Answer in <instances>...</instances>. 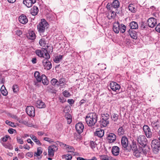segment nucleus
<instances>
[{
    "label": "nucleus",
    "instance_id": "f257e3e1",
    "mask_svg": "<svg viewBox=\"0 0 160 160\" xmlns=\"http://www.w3.org/2000/svg\"><path fill=\"white\" fill-rule=\"evenodd\" d=\"M48 23L44 19H42L41 22L38 25L37 27L40 35L42 37L47 35V31L48 27Z\"/></svg>",
    "mask_w": 160,
    "mask_h": 160
},
{
    "label": "nucleus",
    "instance_id": "f03ea898",
    "mask_svg": "<svg viewBox=\"0 0 160 160\" xmlns=\"http://www.w3.org/2000/svg\"><path fill=\"white\" fill-rule=\"evenodd\" d=\"M98 117L95 113H91L88 114L86 117V122L89 127L93 126L96 123Z\"/></svg>",
    "mask_w": 160,
    "mask_h": 160
},
{
    "label": "nucleus",
    "instance_id": "7ed1b4c3",
    "mask_svg": "<svg viewBox=\"0 0 160 160\" xmlns=\"http://www.w3.org/2000/svg\"><path fill=\"white\" fill-rule=\"evenodd\" d=\"M137 140L139 145V147H141L144 149L148 148L147 146V139L145 136L140 135L137 136Z\"/></svg>",
    "mask_w": 160,
    "mask_h": 160
},
{
    "label": "nucleus",
    "instance_id": "20e7f679",
    "mask_svg": "<svg viewBox=\"0 0 160 160\" xmlns=\"http://www.w3.org/2000/svg\"><path fill=\"white\" fill-rule=\"evenodd\" d=\"M35 53L40 57H42L45 59H49L50 56L47 50L42 48L41 50H37Z\"/></svg>",
    "mask_w": 160,
    "mask_h": 160
},
{
    "label": "nucleus",
    "instance_id": "39448f33",
    "mask_svg": "<svg viewBox=\"0 0 160 160\" xmlns=\"http://www.w3.org/2000/svg\"><path fill=\"white\" fill-rule=\"evenodd\" d=\"M151 146L153 152L155 153H157L160 150V143L157 139L152 141Z\"/></svg>",
    "mask_w": 160,
    "mask_h": 160
},
{
    "label": "nucleus",
    "instance_id": "423d86ee",
    "mask_svg": "<svg viewBox=\"0 0 160 160\" xmlns=\"http://www.w3.org/2000/svg\"><path fill=\"white\" fill-rule=\"evenodd\" d=\"M109 114L106 113L101 114V119L100 121L101 125L104 127H105L109 124Z\"/></svg>",
    "mask_w": 160,
    "mask_h": 160
},
{
    "label": "nucleus",
    "instance_id": "0eeeda50",
    "mask_svg": "<svg viewBox=\"0 0 160 160\" xmlns=\"http://www.w3.org/2000/svg\"><path fill=\"white\" fill-rule=\"evenodd\" d=\"M58 149L57 147L54 145L49 146L48 148V155L50 157H53L54 152Z\"/></svg>",
    "mask_w": 160,
    "mask_h": 160
},
{
    "label": "nucleus",
    "instance_id": "6e6552de",
    "mask_svg": "<svg viewBox=\"0 0 160 160\" xmlns=\"http://www.w3.org/2000/svg\"><path fill=\"white\" fill-rule=\"evenodd\" d=\"M144 133L148 138H150L152 136V133L149 127L147 125H145L143 127Z\"/></svg>",
    "mask_w": 160,
    "mask_h": 160
},
{
    "label": "nucleus",
    "instance_id": "1a4fd4ad",
    "mask_svg": "<svg viewBox=\"0 0 160 160\" xmlns=\"http://www.w3.org/2000/svg\"><path fill=\"white\" fill-rule=\"evenodd\" d=\"M26 112L30 117H34L35 115L34 107L32 106H28L26 108Z\"/></svg>",
    "mask_w": 160,
    "mask_h": 160
},
{
    "label": "nucleus",
    "instance_id": "9d476101",
    "mask_svg": "<svg viewBox=\"0 0 160 160\" xmlns=\"http://www.w3.org/2000/svg\"><path fill=\"white\" fill-rule=\"evenodd\" d=\"M113 19H112V22H113V31L116 33H118L120 30V26L119 23L118 21H114Z\"/></svg>",
    "mask_w": 160,
    "mask_h": 160
},
{
    "label": "nucleus",
    "instance_id": "9b49d317",
    "mask_svg": "<svg viewBox=\"0 0 160 160\" xmlns=\"http://www.w3.org/2000/svg\"><path fill=\"white\" fill-rule=\"evenodd\" d=\"M147 22L149 27L153 28L157 24V19L154 18H151L148 19Z\"/></svg>",
    "mask_w": 160,
    "mask_h": 160
},
{
    "label": "nucleus",
    "instance_id": "f8f14e48",
    "mask_svg": "<svg viewBox=\"0 0 160 160\" xmlns=\"http://www.w3.org/2000/svg\"><path fill=\"white\" fill-rule=\"evenodd\" d=\"M139 150L134 151L133 154L137 158L139 157L140 156L141 153H143L146 154L147 153L146 149H144L141 147H139Z\"/></svg>",
    "mask_w": 160,
    "mask_h": 160
},
{
    "label": "nucleus",
    "instance_id": "ddd939ff",
    "mask_svg": "<svg viewBox=\"0 0 160 160\" xmlns=\"http://www.w3.org/2000/svg\"><path fill=\"white\" fill-rule=\"evenodd\" d=\"M36 2V0H23V4L28 8H30Z\"/></svg>",
    "mask_w": 160,
    "mask_h": 160
},
{
    "label": "nucleus",
    "instance_id": "4468645a",
    "mask_svg": "<svg viewBox=\"0 0 160 160\" xmlns=\"http://www.w3.org/2000/svg\"><path fill=\"white\" fill-rule=\"evenodd\" d=\"M75 128L78 133L80 134L83 132L84 126L82 123L79 122L76 125Z\"/></svg>",
    "mask_w": 160,
    "mask_h": 160
},
{
    "label": "nucleus",
    "instance_id": "2eb2a0df",
    "mask_svg": "<svg viewBox=\"0 0 160 160\" xmlns=\"http://www.w3.org/2000/svg\"><path fill=\"white\" fill-rule=\"evenodd\" d=\"M19 22L22 24H26L28 22V19L27 17L24 14H22L18 18Z\"/></svg>",
    "mask_w": 160,
    "mask_h": 160
},
{
    "label": "nucleus",
    "instance_id": "dca6fc26",
    "mask_svg": "<svg viewBox=\"0 0 160 160\" xmlns=\"http://www.w3.org/2000/svg\"><path fill=\"white\" fill-rule=\"evenodd\" d=\"M120 88V85L116 82H111V89L114 91L119 90Z\"/></svg>",
    "mask_w": 160,
    "mask_h": 160
},
{
    "label": "nucleus",
    "instance_id": "f3484780",
    "mask_svg": "<svg viewBox=\"0 0 160 160\" xmlns=\"http://www.w3.org/2000/svg\"><path fill=\"white\" fill-rule=\"evenodd\" d=\"M104 134V131L103 130L98 128L96 129V131L94 132V135L99 138H101L103 137Z\"/></svg>",
    "mask_w": 160,
    "mask_h": 160
},
{
    "label": "nucleus",
    "instance_id": "a211bd4d",
    "mask_svg": "<svg viewBox=\"0 0 160 160\" xmlns=\"http://www.w3.org/2000/svg\"><path fill=\"white\" fill-rule=\"evenodd\" d=\"M36 106L38 108H45L46 107L45 103L40 100H39L36 102Z\"/></svg>",
    "mask_w": 160,
    "mask_h": 160
},
{
    "label": "nucleus",
    "instance_id": "6ab92c4d",
    "mask_svg": "<svg viewBox=\"0 0 160 160\" xmlns=\"http://www.w3.org/2000/svg\"><path fill=\"white\" fill-rule=\"evenodd\" d=\"M121 143L122 147L124 148H126L128 144V139L125 136H123L121 139Z\"/></svg>",
    "mask_w": 160,
    "mask_h": 160
},
{
    "label": "nucleus",
    "instance_id": "aec40b11",
    "mask_svg": "<svg viewBox=\"0 0 160 160\" xmlns=\"http://www.w3.org/2000/svg\"><path fill=\"white\" fill-rule=\"evenodd\" d=\"M112 152L114 156H117L119 153V148L116 146L113 147L112 150Z\"/></svg>",
    "mask_w": 160,
    "mask_h": 160
},
{
    "label": "nucleus",
    "instance_id": "412c9836",
    "mask_svg": "<svg viewBox=\"0 0 160 160\" xmlns=\"http://www.w3.org/2000/svg\"><path fill=\"white\" fill-rule=\"evenodd\" d=\"M129 10L132 13H135L137 11L136 6L132 4H130L128 6Z\"/></svg>",
    "mask_w": 160,
    "mask_h": 160
},
{
    "label": "nucleus",
    "instance_id": "4be33fe9",
    "mask_svg": "<svg viewBox=\"0 0 160 160\" xmlns=\"http://www.w3.org/2000/svg\"><path fill=\"white\" fill-rule=\"evenodd\" d=\"M38 9L36 6H33L31 9V13L33 16L36 15L38 13Z\"/></svg>",
    "mask_w": 160,
    "mask_h": 160
},
{
    "label": "nucleus",
    "instance_id": "5701e85b",
    "mask_svg": "<svg viewBox=\"0 0 160 160\" xmlns=\"http://www.w3.org/2000/svg\"><path fill=\"white\" fill-rule=\"evenodd\" d=\"M130 28L131 29H137L138 28V25L137 23L135 22H131L129 25Z\"/></svg>",
    "mask_w": 160,
    "mask_h": 160
},
{
    "label": "nucleus",
    "instance_id": "b1692460",
    "mask_svg": "<svg viewBox=\"0 0 160 160\" xmlns=\"http://www.w3.org/2000/svg\"><path fill=\"white\" fill-rule=\"evenodd\" d=\"M30 137L32 140H33L39 146L42 145V143L40 142L39 140L36 136L33 135H31Z\"/></svg>",
    "mask_w": 160,
    "mask_h": 160
},
{
    "label": "nucleus",
    "instance_id": "393cba45",
    "mask_svg": "<svg viewBox=\"0 0 160 160\" xmlns=\"http://www.w3.org/2000/svg\"><path fill=\"white\" fill-rule=\"evenodd\" d=\"M120 3L118 0H114L112 3V6L114 8H117L119 7Z\"/></svg>",
    "mask_w": 160,
    "mask_h": 160
},
{
    "label": "nucleus",
    "instance_id": "a878e982",
    "mask_svg": "<svg viewBox=\"0 0 160 160\" xmlns=\"http://www.w3.org/2000/svg\"><path fill=\"white\" fill-rule=\"evenodd\" d=\"M28 35V37L29 39L33 40L35 38L36 35L34 32L33 31L29 32Z\"/></svg>",
    "mask_w": 160,
    "mask_h": 160
},
{
    "label": "nucleus",
    "instance_id": "bb28decb",
    "mask_svg": "<svg viewBox=\"0 0 160 160\" xmlns=\"http://www.w3.org/2000/svg\"><path fill=\"white\" fill-rule=\"evenodd\" d=\"M34 76L37 81L41 82L42 81V78L40 76V73L38 72H35L34 73Z\"/></svg>",
    "mask_w": 160,
    "mask_h": 160
},
{
    "label": "nucleus",
    "instance_id": "cd10ccee",
    "mask_svg": "<svg viewBox=\"0 0 160 160\" xmlns=\"http://www.w3.org/2000/svg\"><path fill=\"white\" fill-rule=\"evenodd\" d=\"M65 79L63 78H61L59 79L58 81V86H60L61 87L64 86L66 85L65 82Z\"/></svg>",
    "mask_w": 160,
    "mask_h": 160
},
{
    "label": "nucleus",
    "instance_id": "c85d7f7f",
    "mask_svg": "<svg viewBox=\"0 0 160 160\" xmlns=\"http://www.w3.org/2000/svg\"><path fill=\"white\" fill-rule=\"evenodd\" d=\"M0 91L2 94L3 95L6 96L7 95L8 93L7 91L3 85L1 87Z\"/></svg>",
    "mask_w": 160,
    "mask_h": 160
},
{
    "label": "nucleus",
    "instance_id": "c756f323",
    "mask_svg": "<svg viewBox=\"0 0 160 160\" xmlns=\"http://www.w3.org/2000/svg\"><path fill=\"white\" fill-rule=\"evenodd\" d=\"M129 35L132 38L135 39H137V35L136 32L134 31L132 32L129 30Z\"/></svg>",
    "mask_w": 160,
    "mask_h": 160
},
{
    "label": "nucleus",
    "instance_id": "7c9ffc66",
    "mask_svg": "<svg viewBox=\"0 0 160 160\" xmlns=\"http://www.w3.org/2000/svg\"><path fill=\"white\" fill-rule=\"evenodd\" d=\"M42 83L44 85H48V81L46 79V77L44 75H42Z\"/></svg>",
    "mask_w": 160,
    "mask_h": 160
},
{
    "label": "nucleus",
    "instance_id": "2f4dec72",
    "mask_svg": "<svg viewBox=\"0 0 160 160\" xmlns=\"http://www.w3.org/2000/svg\"><path fill=\"white\" fill-rule=\"evenodd\" d=\"M62 56L59 55L58 56H57L54 59V61L55 62L58 63L60 61L62 60Z\"/></svg>",
    "mask_w": 160,
    "mask_h": 160
},
{
    "label": "nucleus",
    "instance_id": "473e14b6",
    "mask_svg": "<svg viewBox=\"0 0 160 160\" xmlns=\"http://www.w3.org/2000/svg\"><path fill=\"white\" fill-rule=\"evenodd\" d=\"M131 148L133 152L138 150L137 146L135 142H132V144L131 146Z\"/></svg>",
    "mask_w": 160,
    "mask_h": 160
},
{
    "label": "nucleus",
    "instance_id": "72a5a7b5",
    "mask_svg": "<svg viewBox=\"0 0 160 160\" xmlns=\"http://www.w3.org/2000/svg\"><path fill=\"white\" fill-rule=\"evenodd\" d=\"M42 150L41 147H39L37 148V152H35L34 156H39L42 153Z\"/></svg>",
    "mask_w": 160,
    "mask_h": 160
},
{
    "label": "nucleus",
    "instance_id": "f704fd0d",
    "mask_svg": "<svg viewBox=\"0 0 160 160\" xmlns=\"http://www.w3.org/2000/svg\"><path fill=\"white\" fill-rule=\"evenodd\" d=\"M65 117L67 120L68 123L70 124L72 122L71 116L69 114H68L65 116Z\"/></svg>",
    "mask_w": 160,
    "mask_h": 160
},
{
    "label": "nucleus",
    "instance_id": "c9c22d12",
    "mask_svg": "<svg viewBox=\"0 0 160 160\" xmlns=\"http://www.w3.org/2000/svg\"><path fill=\"white\" fill-rule=\"evenodd\" d=\"M51 82L52 84L55 86H58V81L56 78H53L52 79L51 81Z\"/></svg>",
    "mask_w": 160,
    "mask_h": 160
},
{
    "label": "nucleus",
    "instance_id": "e433bc0d",
    "mask_svg": "<svg viewBox=\"0 0 160 160\" xmlns=\"http://www.w3.org/2000/svg\"><path fill=\"white\" fill-rule=\"evenodd\" d=\"M120 32H122V33H123L125 32L126 31V26L122 24H121L120 25Z\"/></svg>",
    "mask_w": 160,
    "mask_h": 160
},
{
    "label": "nucleus",
    "instance_id": "4c0bfd02",
    "mask_svg": "<svg viewBox=\"0 0 160 160\" xmlns=\"http://www.w3.org/2000/svg\"><path fill=\"white\" fill-rule=\"evenodd\" d=\"M116 138V135L113 133H111V143L114 142Z\"/></svg>",
    "mask_w": 160,
    "mask_h": 160
},
{
    "label": "nucleus",
    "instance_id": "58836bf2",
    "mask_svg": "<svg viewBox=\"0 0 160 160\" xmlns=\"http://www.w3.org/2000/svg\"><path fill=\"white\" fill-rule=\"evenodd\" d=\"M39 43L41 46L44 47L46 44V42L44 39H41L39 41Z\"/></svg>",
    "mask_w": 160,
    "mask_h": 160
},
{
    "label": "nucleus",
    "instance_id": "ea45409f",
    "mask_svg": "<svg viewBox=\"0 0 160 160\" xmlns=\"http://www.w3.org/2000/svg\"><path fill=\"white\" fill-rule=\"evenodd\" d=\"M118 116L117 114H114L111 118L114 121H116L118 119Z\"/></svg>",
    "mask_w": 160,
    "mask_h": 160
},
{
    "label": "nucleus",
    "instance_id": "a19ab883",
    "mask_svg": "<svg viewBox=\"0 0 160 160\" xmlns=\"http://www.w3.org/2000/svg\"><path fill=\"white\" fill-rule=\"evenodd\" d=\"M66 148L68 149V152H73L74 151V148L72 146H69L66 144L65 145Z\"/></svg>",
    "mask_w": 160,
    "mask_h": 160
},
{
    "label": "nucleus",
    "instance_id": "79ce46f5",
    "mask_svg": "<svg viewBox=\"0 0 160 160\" xmlns=\"http://www.w3.org/2000/svg\"><path fill=\"white\" fill-rule=\"evenodd\" d=\"M52 63L51 62H48V63L44 66L45 68L47 70H49L52 68Z\"/></svg>",
    "mask_w": 160,
    "mask_h": 160
},
{
    "label": "nucleus",
    "instance_id": "37998d69",
    "mask_svg": "<svg viewBox=\"0 0 160 160\" xmlns=\"http://www.w3.org/2000/svg\"><path fill=\"white\" fill-rule=\"evenodd\" d=\"M100 158L102 160H110L108 157L106 155H102L99 156Z\"/></svg>",
    "mask_w": 160,
    "mask_h": 160
},
{
    "label": "nucleus",
    "instance_id": "c03bdc74",
    "mask_svg": "<svg viewBox=\"0 0 160 160\" xmlns=\"http://www.w3.org/2000/svg\"><path fill=\"white\" fill-rule=\"evenodd\" d=\"M13 91L14 92H17L19 90V88L17 85H14L12 88Z\"/></svg>",
    "mask_w": 160,
    "mask_h": 160
},
{
    "label": "nucleus",
    "instance_id": "a18cd8bd",
    "mask_svg": "<svg viewBox=\"0 0 160 160\" xmlns=\"http://www.w3.org/2000/svg\"><path fill=\"white\" fill-rule=\"evenodd\" d=\"M2 145L5 148H8L10 149H12V147L10 144H7L4 143H2Z\"/></svg>",
    "mask_w": 160,
    "mask_h": 160
},
{
    "label": "nucleus",
    "instance_id": "49530a36",
    "mask_svg": "<svg viewBox=\"0 0 160 160\" xmlns=\"http://www.w3.org/2000/svg\"><path fill=\"white\" fill-rule=\"evenodd\" d=\"M56 127L57 129L60 131L62 129V125L61 123H58L56 124Z\"/></svg>",
    "mask_w": 160,
    "mask_h": 160
},
{
    "label": "nucleus",
    "instance_id": "de8ad7c7",
    "mask_svg": "<svg viewBox=\"0 0 160 160\" xmlns=\"http://www.w3.org/2000/svg\"><path fill=\"white\" fill-rule=\"evenodd\" d=\"M5 123L6 124L9 125L12 127H14L15 126V125L13 122H10L8 120H6L5 122Z\"/></svg>",
    "mask_w": 160,
    "mask_h": 160
},
{
    "label": "nucleus",
    "instance_id": "09e8293b",
    "mask_svg": "<svg viewBox=\"0 0 160 160\" xmlns=\"http://www.w3.org/2000/svg\"><path fill=\"white\" fill-rule=\"evenodd\" d=\"M118 132L120 135L122 134L124 132V130L122 127H120L118 130Z\"/></svg>",
    "mask_w": 160,
    "mask_h": 160
},
{
    "label": "nucleus",
    "instance_id": "8fccbe9b",
    "mask_svg": "<svg viewBox=\"0 0 160 160\" xmlns=\"http://www.w3.org/2000/svg\"><path fill=\"white\" fill-rule=\"evenodd\" d=\"M63 94L64 96L66 97H68L70 95V93L66 91H65L63 92Z\"/></svg>",
    "mask_w": 160,
    "mask_h": 160
},
{
    "label": "nucleus",
    "instance_id": "3c124183",
    "mask_svg": "<svg viewBox=\"0 0 160 160\" xmlns=\"http://www.w3.org/2000/svg\"><path fill=\"white\" fill-rule=\"evenodd\" d=\"M65 158L67 160H70L72 159V157L71 154H67L65 155Z\"/></svg>",
    "mask_w": 160,
    "mask_h": 160
},
{
    "label": "nucleus",
    "instance_id": "603ef678",
    "mask_svg": "<svg viewBox=\"0 0 160 160\" xmlns=\"http://www.w3.org/2000/svg\"><path fill=\"white\" fill-rule=\"evenodd\" d=\"M10 138L9 136L6 135L5 137L2 138L1 139L3 142H6L7 141L8 138Z\"/></svg>",
    "mask_w": 160,
    "mask_h": 160
},
{
    "label": "nucleus",
    "instance_id": "864d4df0",
    "mask_svg": "<svg viewBox=\"0 0 160 160\" xmlns=\"http://www.w3.org/2000/svg\"><path fill=\"white\" fill-rule=\"evenodd\" d=\"M155 29L157 32L160 33V23H159L157 25Z\"/></svg>",
    "mask_w": 160,
    "mask_h": 160
},
{
    "label": "nucleus",
    "instance_id": "5fc2aeb1",
    "mask_svg": "<svg viewBox=\"0 0 160 160\" xmlns=\"http://www.w3.org/2000/svg\"><path fill=\"white\" fill-rule=\"evenodd\" d=\"M152 125L155 129H158V128L159 127V125L156 122L152 123Z\"/></svg>",
    "mask_w": 160,
    "mask_h": 160
},
{
    "label": "nucleus",
    "instance_id": "6e6d98bb",
    "mask_svg": "<svg viewBox=\"0 0 160 160\" xmlns=\"http://www.w3.org/2000/svg\"><path fill=\"white\" fill-rule=\"evenodd\" d=\"M48 59H43L42 61V64L44 66L45 65H46L48 63V62H50L49 60H48Z\"/></svg>",
    "mask_w": 160,
    "mask_h": 160
},
{
    "label": "nucleus",
    "instance_id": "4d7b16f0",
    "mask_svg": "<svg viewBox=\"0 0 160 160\" xmlns=\"http://www.w3.org/2000/svg\"><path fill=\"white\" fill-rule=\"evenodd\" d=\"M33 156V153L32 152H29L27 153L26 154V156L30 158H31Z\"/></svg>",
    "mask_w": 160,
    "mask_h": 160
},
{
    "label": "nucleus",
    "instance_id": "13d9d810",
    "mask_svg": "<svg viewBox=\"0 0 160 160\" xmlns=\"http://www.w3.org/2000/svg\"><path fill=\"white\" fill-rule=\"evenodd\" d=\"M8 131L9 133L11 134H13L14 132H16V131L12 128L9 129Z\"/></svg>",
    "mask_w": 160,
    "mask_h": 160
},
{
    "label": "nucleus",
    "instance_id": "bf43d9fd",
    "mask_svg": "<svg viewBox=\"0 0 160 160\" xmlns=\"http://www.w3.org/2000/svg\"><path fill=\"white\" fill-rule=\"evenodd\" d=\"M17 141L20 144H22L23 143V142L22 139L21 138H17Z\"/></svg>",
    "mask_w": 160,
    "mask_h": 160
},
{
    "label": "nucleus",
    "instance_id": "052dcab7",
    "mask_svg": "<svg viewBox=\"0 0 160 160\" xmlns=\"http://www.w3.org/2000/svg\"><path fill=\"white\" fill-rule=\"evenodd\" d=\"M74 102V100L72 99H68V102L69 104L72 105L73 104Z\"/></svg>",
    "mask_w": 160,
    "mask_h": 160
},
{
    "label": "nucleus",
    "instance_id": "680f3d73",
    "mask_svg": "<svg viewBox=\"0 0 160 160\" xmlns=\"http://www.w3.org/2000/svg\"><path fill=\"white\" fill-rule=\"evenodd\" d=\"M27 142L28 143H30L32 146L34 145L33 142L31 141L30 139H28L27 140Z\"/></svg>",
    "mask_w": 160,
    "mask_h": 160
},
{
    "label": "nucleus",
    "instance_id": "e2e57ef3",
    "mask_svg": "<svg viewBox=\"0 0 160 160\" xmlns=\"http://www.w3.org/2000/svg\"><path fill=\"white\" fill-rule=\"evenodd\" d=\"M107 135L108 136L106 138L107 140V142L108 143H110V133H108Z\"/></svg>",
    "mask_w": 160,
    "mask_h": 160
},
{
    "label": "nucleus",
    "instance_id": "0e129e2a",
    "mask_svg": "<svg viewBox=\"0 0 160 160\" xmlns=\"http://www.w3.org/2000/svg\"><path fill=\"white\" fill-rule=\"evenodd\" d=\"M32 62L33 64L37 63V59L36 58H33L32 60Z\"/></svg>",
    "mask_w": 160,
    "mask_h": 160
},
{
    "label": "nucleus",
    "instance_id": "69168bd1",
    "mask_svg": "<svg viewBox=\"0 0 160 160\" xmlns=\"http://www.w3.org/2000/svg\"><path fill=\"white\" fill-rule=\"evenodd\" d=\"M101 68L102 70H104V69H105L106 68L105 64H101Z\"/></svg>",
    "mask_w": 160,
    "mask_h": 160
},
{
    "label": "nucleus",
    "instance_id": "338daca9",
    "mask_svg": "<svg viewBox=\"0 0 160 160\" xmlns=\"http://www.w3.org/2000/svg\"><path fill=\"white\" fill-rule=\"evenodd\" d=\"M39 82H38V81H37V80L34 81V85L38 87H39Z\"/></svg>",
    "mask_w": 160,
    "mask_h": 160
},
{
    "label": "nucleus",
    "instance_id": "774afa93",
    "mask_svg": "<svg viewBox=\"0 0 160 160\" xmlns=\"http://www.w3.org/2000/svg\"><path fill=\"white\" fill-rule=\"evenodd\" d=\"M24 149L29 150L30 148L29 146L27 144L25 145L24 146Z\"/></svg>",
    "mask_w": 160,
    "mask_h": 160
}]
</instances>
